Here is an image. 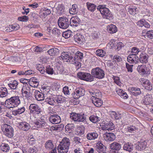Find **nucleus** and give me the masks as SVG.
Returning <instances> with one entry per match:
<instances>
[{
  "label": "nucleus",
  "instance_id": "nucleus-54",
  "mask_svg": "<svg viewBox=\"0 0 153 153\" xmlns=\"http://www.w3.org/2000/svg\"><path fill=\"white\" fill-rule=\"evenodd\" d=\"M71 32L70 31L64 32L62 33V36L65 38H68L71 37Z\"/></svg>",
  "mask_w": 153,
  "mask_h": 153
},
{
  "label": "nucleus",
  "instance_id": "nucleus-12",
  "mask_svg": "<svg viewBox=\"0 0 153 153\" xmlns=\"http://www.w3.org/2000/svg\"><path fill=\"white\" fill-rule=\"evenodd\" d=\"M104 139L106 141H111L114 140L116 138L114 134L112 133H106L103 135Z\"/></svg>",
  "mask_w": 153,
  "mask_h": 153
},
{
  "label": "nucleus",
  "instance_id": "nucleus-46",
  "mask_svg": "<svg viewBox=\"0 0 153 153\" xmlns=\"http://www.w3.org/2000/svg\"><path fill=\"white\" fill-rule=\"evenodd\" d=\"M100 118L97 116L92 115L89 117L90 120L93 123H96L100 120Z\"/></svg>",
  "mask_w": 153,
  "mask_h": 153
},
{
  "label": "nucleus",
  "instance_id": "nucleus-17",
  "mask_svg": "<svg viewBox=\"0 0 153 153\" xmlns=\"http://www.w3.org/2000/svg\"><path fill=\"white\" fill-rule=\"evenodd\" d=\"M18 126L19 128L25 131L28 130L30 127L29 123L25 122L20 123Z\"/></svg>",
  "mask_w": 153,
  "mask_h": 153
},
{
  "label": "nucleus",
  "instance_id": "nucleus-25",
  "mask_svg": "<svg viewBox=\"0 0 153 153\" xmlns=\"http://www.w3.org/2000/svg\"><path fill=\"white\" fill-rule=\"evenodd\" d=\"M107 30L110 33H114L117 31V28L115 25H110L107 27Z\"/></svg>",
  "mask_w": 153,
  "mask_h": 153
},
{
  "label": "nucleus",
  "instance_id": "nucleus-58",
  "mask_svg": "<svg viewBox=\"0 0 153 153\" xmlns=\"http://www.w3.org/2000/svg\"><path fill=\"white\" fill-rule=\"evenodd\" d=\"M18 20L22 22H26L28 20V18L27 16H23L18 18Z\"/></svg>",
  "mask_w": 153,
  "mask_h": 153
},
{
  "label": "nucleus",
  "instance_id": "nucleus-39",
  "mask_svg": "<svg viewBox=\"0 0 153 153\" xmlns=\"http://www.w3.org/2000/svg\"><path fill=\"white\" fill-rule=\"evenodd\" d=\"M36 68L42 74H45L46 72L45 69L43 66L41 64H38L36 65Z\"/></svg>",
  "mask_w": 153,
  "mask_h": 153
},
{
  "label": "nucleus",
  "instance_id": "nucleus-52",
  "mask_svg": "<svg viewBox=\"0 0 153 153\" xmlns=\"http://www.w3.org/2000/svg\"><path fill=\"white\" fill-rule=\"evenodd\" d=\"M46 72L48 74H53L54 73L53 68L49 65L46 67Z\"/></svg>",
  "mask_w": 153,
  "mask_h": 153
},
{
  "label": "nucleus",
  "instance_id": "nucleus-5",
  "mask_svg": "<svg viewBox=\"0 0 153 153\" xmlns=\"http://www.w3.org/2000/svg\"><path fill=\"white\" fill-rule=\"evenodd\" d=\"M61 58L64 62H70L72 64H76V62L75 61L76 58L74 57L73 59V57L71 55V54L69 52H64L62 53L61 56H60Z\"/></svg>",
  "mask_w": 153,
  "mask_h": 153
},
{
  "label": "nucleus",
  "instance_id": "nucleus-4",
  "mask_svg": "<svg viewBox=\"0 0 153 153\" xmlns=\"http://www.w3.org/2000/svg\"><path fill=\"white\" fill-rule=\"evenodd\" d=\"M2 130L6 136L11 138L13 136L14 130L13 127L7 124L4 125Z\"/></svg>",
  "mask_w": 153,
  "mask_h": 153
},
{
  "label": "nucleus",
  "instance_id": "nucleus-21",
  "mask_svg": "<svg viewBox=\"0 0 153 153\" xmlns=\"http://www.w3.org/2000/svg\"><path fill=\"white\" fill-rule=\"evenodd\" d=\"M98 137V134L95 132L88 133L86 135L87 138L89 140H95Z\"/></svg>",
  "mask_w": 153,
  "mask_h": 153
},
{
  "label": "nucleus",
  "instance_id": "nucleus-56",
  "mask_svg": "<svg viewBox=\"0 0 153 153\" xmlns=\"http://www.w3.org/2000/svg\"><path fill=\"white\" fill-rule=\"evenodd\" d=\"M28 152L30 153H37V150L35 146H34L29 148Z\"/></svg>",
  "mask_w": 153,
  "mask_h": 153
},
{
  "label": "nucleus",
  "instance_id": "nucleus-1",
  "mask_svg": "<svg viewBox=\"0 0 153 153\" xmlns=\"http://www.w3.org/2000/svg\"><path fill=\"white\" fill-rule=\"evenodd\" d=\"M70 144V140L68 138L66 137L63 138L57 147L59 153H67Z\"/></svg>",
  "mask_w": 153,
  "mask_h": 153
},
{
  "label": "nucleus",
  "instance_id": "nucleus-45",
  "mask_svg": "<svg viewBox=\"0 0 153 153\" xmlns=\"http://www.w3.org/2000/svg\"><path fill=\"white\" fill-rule=\"evenodd\" d=\"M85 128L83 126H81L78 127L77 130V134L78 135L81 136L83 135L85 132Z\"/></svg>",
  "mask_w": 153,
  "mask_h": 153
},
{
  "label": "nucleus",
  "instance_id": "nucleus-50",
  "mask_svg": "<svg viewBox=\"0 0 153 153\" xmlns=\"http://www.w3.org/2000/svg\"><path fill=\"white\" fill-rule=\"evenodd\" d=\"M105 53V52L102 49L97 50L96 51V55L100 57H102L104 56Z\"/></svg>",
  "mask_w": 153,
  "mask_h": 153
},
{
  "label": "nucleus",
  "instance_id": "nucleus-8",
  "mask_svg": "<svg viewBox=\"0 0 153 153\" xmlns=\"http://www.w3.org/2000/svg\"><path fill=\"white\" fill-rule=\"evenodd\" d=\"M30 113L34 115H38L42 112L41 108L35 103L31 104L29 107Z\"/></svg>",
  "mask_w": 153,
  "mask_h": 153
},
{
  "label": "nucleus",
  "instance_id": "nucleus-11",
  "mask_svg": "<svg viewBox=\"0 0 153 153\" xmlns=\"http://www.w3.org/2000/svg\"><path fill=\"white\" fill-rule=\"evenodd\" d=\"M50 122L53 124H58L61 121V119L59 116L58 115H51L49 118Z\"/></svg>",
  "mask_w": 153,
  "mask_h": 153
},
{
  "label": "nucleus",
  "instance_id": "nucleus-28",
  "mask_svg": "<svg viewBox=\"0 0 153 153\" xmlns=\"http://www.w3.org/2000/svg\"><path fill=\"white\" fill-rule=\"evenodd\" d=\"M146 145L147 143L146 141H140L138 146H137V148L139 150H143L146 148Z\"/></svg>",
  "mask_w": 153,
  "mask_h": 153
},
{
  "label": "nucleus",
  "instance_id": "nucleus-51",
  "mask_svg": "<svg viewBox=\"0 0 153 153\" xmlns=\"http://www.w3.org/2000/svg\"><path fill=\"white\" fill-rule=\"evenodd\" d=\"M85 94V90L81 88H78L77 89V96H79V98L81 96H83Z\"/></svg>",
  "mask_w": 153,
  "mask_h": 153
},
{
  "label": "nucleus",
  "instance_id": "nucleus-3",
  "mask_svg": "<svg viewBox=\"0 0 153 153\" xmlns=\"http://www.w3.org/2000/svg\"><path fill=\"white\" fill-rule=\"evenodd\" d=\"M97 9L100 11L104 18L110 19L111 18V14L109 9L105 7L104 6L100 5L98 7Z\"/></svg>",
  "mask_w": 153,
  "mask_h": 153
},
{
  "label": "nucleus",
  "instance_id": "nucleus-15",
  "mask_svg": "<svg viewBox=\"0 0 153 153\" xmlns=\"http://www.w3.org/2000/svg\"><path fill=\"white\" fill-rule=\"evenodd\" d=\"M93 103L95 106L100 107L102 104V101L99 98L95 97L94 96H93L91 98Z\"/></svg>",
  "mask_w": 153,
  "mask_h": 153
},
{
  "label": "nucleus",
  "instance_id": "nucleus-53",
  "mask_svg": "<svg viewBox=\"0 0 153 153\" xmlns=\"http://www.w3.org/2000/svg\"><path fill=\"white\" fill-rule=\"evenodd\" d=\"M137 10L134 7H130L128 9V12L130 14L133 15L135 13V12L137 11Z\"/></svg>",
  "mask_w": 153,
  "mask_h": 153
},
{
  "label": "nucleus",
  "instance_id": "nucleus-57",
  "mask_svg": "<svg viewBox=\"0 0 153 153\" xmlns=\"http://www.w3.org/2000/svg\"><path fill=\"white\" fill-rule=\"evenodd\" d=\"M83 53L79 51H77V60L81 61L83 57Z\"/></svg>",
  "mask_w": 153,
  "mask_h": 153
},
{
  "label": "nucleus",
  "instance_id": "nucleus-23",
  "mask_svg": "<svg viewBox=\"0 0 153 153\" xmlns=\"http://www.w3.org/2000/svg\"><path fill=\"white\" fill-rule=\"evenodd\" d=\"M110 147L111 149L116 151H119L121 148V146L120 143L115 142L110 144Z\"/></svg>",
  "mask_w": 153,
  "mask_h": 153
},
{
  "label": "nucleus",
  "instance_id": "nucleus-2",
  "mask_svg": "<svg viewBox=\"0 0 153 153\" xmlns=\"http://www.w3.org/2000/svg\"><path fill=\"white\" fill-rule=\"evenodd\" d=\"M5 102L7 107L10 108L17 107L20 103L21 101L19 97L15 96L6 100Z\"/></svg>",
  "mask_w": 153,
  "mask_h": 153
},
{
  "label": "nucleus",
  "instance_id": "nucleus-48",
  "mask_svg": "<svg viewBox=\"0 0 153 153\" xmlns=\"http://www.w3.org/2000/svg\"><path fill=\"white\" fill-rule=\"evenodd\" d=\"M1 149L3 152H7L9 150V147L7 144L2 143L1 145Z\"/></svg>",
  "mask_w": 153,
  "mask_h": 153
},
{
  "label": "nucleus",
  "instance_id": "nucleus-43",
  "mask_svg": "<svg viewBox=\"0 0 153 153\" xmlns=\"http://www.w3.org/2000/svg\"><path fill=\"white\" fill-rule=\"evenodd\" d=\"M54 96H51L49 98H47L46 99V101L48 102V104L51 105H54L55 102L54 100Z\"/></svg>",
  "mask_w": 153,
  "mask_h": 153
},
{
  "label": "nucleus",
  "instance_id": "nucleus-42",
  "mask_svg": "<svg viewBox=\"0 0 153 153\" xmlns=\"http://www.w3.org/2000/svg\"><path fill=\"white\" fill-rule=\"evenodd\" d=\"M146 67L144 65H139L137 68V70L139 73L145 74L146 73Z\"/></svg>",
  "mask_w": 153,
  "mask_h": 153
},
{
  "label": "nucleus",
  "instance_id": "nucleus-36",
  "mask_svg": "<svg viewBox=\"0 0 153 153\" xmlns=\"http://www.w3.org/2000/svg\"><path fill=\"white\" fill-rule=\"evenodd\" d=\"M74 125L73 124H68L65 127V129L67 133H70L74 130Z\"/></svg>",
  "mask_w": 153,
  "mask_h": 153
},
{
  "label": "nucleus",
  "instance_id": "nucleus-31",
  "mask_svg": "<svg viewBox=\"0 0 153 153\" xmlns=\"http://www.w3.org/2000/svg\"><path fill=\"white\" fill-rule=\"evenodd\" d=\"M45 146L46 149L48 150H52L53 151V145L52 142L50 140H48L45 143Z\"/></svg>",
  "mask_w": 153,
  "mask_h": 153
},
{
  "label": "nucleus",
  "instance_id": "nucleus-34",
  "mask_svg": "<svg viewBox=\"0 0 153 153\" xmlns=\"http://www.w3.org/2000/svg\"><path fill=\"white\" fill-rule=\"evenodd\" d=\"M48 53L51 56H53L58 54L59 50L56 48H52L48 51Z\"/></svg>",
  "mask_w": 153,
  "mask_h": 153
},
{
  "label": "nucleus",
  "instance_id": "nucleus-18",
  "mask_svg": "<svg viewBox=\"0 0 153 153\" xmlns=\"http://www.w3.org/2000/svg\"><path fill=\"white\" fill-rule=\"evenodd\" d=\"M55 105H57L65 102V98L60 95L54 96Z\"/></svg>",
  "mask_w": 153,
  "mask_h": 153
},
{
  "label": "nucleus",
  "instance_id": "nucleus-35",
  "mask_svg": "<svg viewBox=\"0 0 153 153\" xmlns=\"http://www.w3.org/2000/svg\"><path fill=\"white\" fill-rule=\"evenodd\" d=\"M7 92V89L6 88L2 87L0 88V97L4 98L6 96Z\"/></svg>",
  "mask_w": 153,
  "mask_h": 153
},
{
  "label": "nucleus",
  "instance_id": "nucleus-44",
  "mask_svg": "<svg viewBox=\"0 0 153 153\" xmlns=\"http://www.w3.org/2000/svg\"><path fill=\"white\" fill-rule=\"evenodd\" d=\"M71 26H76V16H75L71 17L69 22Z\"/></svg>",
  "mask_w": 153,
  "mask_h": 153
},
{
  "label": "nucleus",
  "instance_id": "nucleus-61",
  "mask_svg": "<svg viewBox=\"0 0 153 153\" xmlns=\"http://www.w3.org/2000/svg\"><path fill=\"white\" fill-rule=\"evenodd\" d=\"M70 118L74 121L75 122L76 121V113H75L72 112L70 114Z\"/></svg>",
  "mask_w": 153,
  "mask_h": 153
},
{
  "label": "nucleus",
  "instance_id": "nucleus-47",
  "mask_svg": "<svg viewBox=\"0 0 153 153\" xmlns=\"http://www.w3.org/2000/svg\"><path fill=\"white\" fill-rule=\"evenodd\" d=\"M111 115L112 118L115 119H118L121 118L120 114L119 113H117L114 111H112Z\"/></svg>",
  "mask_w": 153,
  "mask_h": 153
},
{
  "label": "nucleus",
  "instance_id": "nucleus-7",
  "mask_svg": "<svg viewBox=\"0 0 153 153\" xmlns=\"http://www.w3.org/2000/svg\"><path fill=\"white\" fill-rule=\"evenodd\" d=\"M58 24L59 27L63 29L67 28L69 25L68 19L65 17H60L58 21Z\"/></svg>",
  "mask_w": 153,
  "mask_h": 153
},
{
  "label": "nucleus",
  "instance_id": "nucleus-38",
  "mask_svg": "<svg viewBox=\"0 0 153 153\" xmlns=\"http://www.w3.org/2000/svg\"><path fill=\"white\" fill-rule=\"evenodd\" d=\"M87 6L89 10L94 12L96 9V6L94 4L88 2L86 3Z\"/></svg>",
  "mask_w": 153,
  "mask_h": 153
},
{
  "label": "nucleus",
  "instance_id": "nucleus-37",
  "mask_svg": "<svg viewBox=\"0 0 153 153\" xmlns=\"http://www.w3.org/2000/svg\"><path fill=\"white\" fill-rule=\"evenodd\" d=\"M131 91H132V94L134 95H137L140 94L141 93L140 89L139 88H131L130 89Z\"/></svg>",
  "mask_w": 153,
  "mask_h": 153
},
{
  "label": "nucleus",
  "instance_id": "nucleus-16",
  "mask_svg": "<svg viewBox=\"0 0 153 153\" xmlns=\"http://www.w3.org/2000/svg\"><path fill=\"white\" fill-rule=\"evenodd\" d=\"M128 61L131 63H136L138 60V57L135 54H131L129 55L127 58Z\"/></svg>",
  "mask_w": 153,
  "mask_h": 153
},
{
  "label": "nucleus",
  "instance_id": "nucleus-59",
  "mask_svg": "<svg viewBox=\"0 0 153 153\" xmlns=\"http://www.w3.org/2000/svg\"><path fill=\"white\" fill-rule=\"evenodd\" d=\"M127 129L128 131L130 132H132L137 130V128L133 126L128 127Z\"/></svg>",
  "mask_w": 153,
  "mask_h": 153
},
{
  "label": "nucleus",
  "instance_id": "nucleus-55",
  "mask_svg": "<svg viewBox=\"0 0 153 153\" xmlns=\"http://www.w3.org/2000/svg\"><path fill=\"white\" fill-rule=\"evenodd\" d=\"M110 126L112 128L114 127V124L112 123H109L108 125L103 126L102 127V129L103 130H108L110 128Z\"/></svg>",
  "mask_w": 153,
  "mask_h": 153
},
{
  "label": "nucleus",
  "instance_id": "nucleus-60",
  "mask_svg": "<svg viewBox=\"0 0 153 153\" xmlns=\"http://www.w3.org/2000/svg\"><path fill=\"white\" fill-rule=\"evenodd\" d=\"M85 119L83 115L77 114V121L82 122Z\"/></svg>",
  "mask_w": 153,
  "mask_h": 153
},
{
  "label": "nucleus",
  "instance_id": "nucleus-63",
  "mask_svg": "<svg viewBox=\"0 0 153 153\" xmlns=\"http://www.w3.org/2000/svg\"><path fill=\"white\" fill-rule=\"evenodd\" d=\"M139 52V49L137 48L136 47H133L132 49V54L136 55Z\"/></svg>",
  "mask_w": 153,
  "mask_h": 153
},
{
  "label": "nucleus",
  "instance_id": "nucleus-6",
  "mask_svg": "<svg viewBox=\"0 0 153 153\" xmlns=\"http://www.w3.org/2000/svg\"><path fill=\"white\" fill-rule=\"evenodd\" d=\"M91 74L93 76L99 79L103 78L105 76L103 70L98 67L93 69Z\"/></svg>",
  "mask_w": 153,
  "mask_h": 153
},
{
  "label": "nucleus",
  "instance_id": "nucleus-41",
  "mask_svg": "<svg viewBox=\"0 0 153 153\" xmlns=\"http://www.w3.org/2000/svg\"><path fill=\"white\" fill-rule=\"evenodd\" d=\"M18 85V82L15 80L12 82L11 81L10 83L8 84L9 87L13 90L16 89Z\"/></svg>",
  "mask_w": 153,
  "mask_h": 153
},
{
  "label": "nucleus",
  "instance_id": "nucleus-30",
  "mask_svg": "<svg viewBox=\"0 0 153 153\" xmlns=\"http://www.w3.org/2000/svg\"><path fill=\"white\" fill-rule=\"evenodd\" d=\"M148 57L146 55L141 53L139 56L140 61L142 63H146L148 62Z\"/></svg>",
  "mask_w": 153,
  "mask_h": 153
},
{
  "label": "nucleus",
  "instance_id": "nucleus-29",
  "mask_svg": "<svg viewBox=\"0 0 153 153\" xmlns=\"http://www.w3.org/2000/svg\"><path fill=\"white\" fill-rule=\"evenodd\" d=\"M104 146L101 142H98L96 145L97 151L99 153H101L103 152Z\"/></svg>",
  "mask_w": 153,
  "mask_h": 153
},
{
  "label": "nucleus",
  "instance_id": "nucleus-64",
  "mask_svg": "<svg viewBox=\"0 0 153 153\" xmlns=\"http://www.w3.org/2000/svg\"><path fill=\"white\" fill-rule=\"evenodd\" d=\"M113 59L115 61H117L118 62H120L122 60V59L121 57L118 55H115L113 57Z\"/></svg>",
  "mask_w": 153,
  "mask_h": 153
},
{
  "label": "nucleus",
  "instance_id": "nucleus-10",
  "mask_svg": "<svg viewBox=\"0 0 153 153\" xmlns=\"http://www.w3.org/2000/svg\"><path fill=\"white\" fill-rule=\"evenodd\" d=\"M140 81L141 84L146 89L149 91L152 90V85L149 80L142 78L140 79Z\"/></svg>",
  "mask_w": 153,
  "mask_h": 153
},
{
  "label": "nucleus",
  "instance_id": "nucleus-22",
  "mask_svg": "<svg viewBox=\"0 0 153 153\" xmlns=\"http://www.w3.org/2000/svg\"><path fill=\"white\" fill-rule=\"evenodd\" d=\"M142 36L145 38H153V30H151L147 31L146 30H143L142 31Z\"/></svg>",
  "mask_w": 153,
  "mask_h": 153
},
{
  "label": "nucleus",
  "instance_id": "nucleus-20",
  "mask_svg": "<svg viewBox=\"0 0 153 153\" xmlns=\"http://www.w3.org/2000/svg\"><path fill=\"white\" fill-rule=\"evenodd\" d=\"M134 148V145L132 143L128 142L124 144L123 149L124 150L131 152L133 150Z\"/></svg>",
  "mask_w": 153,
  "mask_h": 153
},
{
  "label": "nucleus",
  "instance_id": "nucleus-9",
  "mask_svg": "<svg viewBox=\"0 0 153 153\" xmlns=\"http://www.w3.org/2000/svg\"><path fill=\"white\" fill-rule=\"evenodd\" d=\"M77 76L80 79L87 81H91L93 80L90 74L79 72L77 74Z\"/></svg>",
  "mask_w": 153,
  "mask_h": 153
},
{
  "label": "nucleus",
  "instance_id": "nucleus-24",
  "mask_svg": "<svg viewBox=\"0 0 153 153\" xmlns=\"http://www.w3.org/2000/svg\"><path fill=\"white\" fill-rule=\"evenodd\" d=\"M64 126V125L62 124L51 127L50 128V130L52 131H57V132L63 130Z\"/></svg>",
  "mask_w": 153,
  "mask_h": 153
},
{
  "label": "nucleus",
  "instance_id": "nucleus-40",
  "mask_svg": "<svg viewBox=\"0 0 153 153\" xmlns=\"http://www.w3.org/2000/svg\"><path fill=\"white\" fill-rule=\"evenodd\" d=\"M21 92L22 96L24 99H26L28 100L30 99V98L31 97L30 95L29 92L21 90Z\"/></svg>",
  "mask_w": 153,
  "mask_h": 153
},
{
  "label": "nucleus",
  "instance_id": "nucleus-49",
  "mask_svg": "<svg viewBox=\"0 0 153 153\" xmlns=\"http://www.w3.org/2000/svg\"><path fill=\"white\" fill-rule=\"evenodd\" d=\"M29 84L30 86L34 88L37 87L39 85V82L36 80L34 81H33V80L32 81H30L29 82Z\"/></svg>",
  "mask_w": 153,
  "mask_h": 153
},
{
  "label": "nucleus",
  "instance_id": "nucleus-26",
  "mask_svg": "<svg viewBox=\"0 0 153 153\" xmlns=\"http://www.w3.org/2000/svg\"><path fill=\"white\" fill-rule=\"evenodd\" d=\"M151 95L146 94L144 96V98L143 100V103L144 104L148 105L152 103V99L151 98Z\"/></svg>",
  "mask_w": 153,
  "mask_h": 153
},
{
  "label": "nucleus",
  "instance_id": "nucleus-14",
  "mask_svg": "<svg viewBox=\"0 0 153 153\" xmlns=\"http://www.w3.org/2000/svg\"><path fill=\"white\" fill-rule=\"evenodd\" d=\"M20 28L19 25L17 24L9 25V27H5V30L7 32H10L14 30H17Z\"/></svg>",
  "mask_w": 153,
  "mask_h": 153
},
{
  "label": "nucleus",
  "instance_id": "nucleus-32",
  "mask_svg": "<svg viewBox=\"0 0 153 153\" xmlns=\"http://www.w3.org/2000/svg\"><path fill=\"white\" fill-rule=\"evenodd\" d=\"M118 94L120 96V97L125 99H127L128 97V95L123 90L120 89H119L118 91H117Z\"/></svg>",
  "mask_w": 153,
  "mask_h": 153
},
{
  "label": "nucleus",
  "instance_id": "nucleus-13",
  "mask_svg": "<svg viewBox=\"0 0 153 153\" xmlns=\"http://www.w3.org/2000/svg\"><path fill=\"white\" fill-rule=\"evenodd\" d=\"M34 123L37 126V128H43L46 127L48 125L45 122V120L40 118L35 122Z\"/></svg>",
  "mask_w": 153,
  "mask_h": 153
},
{
  "label": "nucleus",
  "instance_id": "nucleus-33",
  "mask_svg": "<svg viewBox=\"0 0 153 153\" xmlns=\"http://www.w3.org/2000/svg\"><path fill=\"white\" fill-rule=\"evenodd\" d=\"M56 9L58 14H62L64 12V7L63 5L62 4H59L56 7Z\"/></svg>",
  "mask_w": 153,
  "mask_h": 153
},
{
  "label": "nucleus",
  "instance_id": "nucleus-19",
  "mask_svg": "<svg viewBox=\"0 0 153 153\" xmlns=\"http://www.w3.org/2000/svg\"><path fill=\"white\" fill-rule=\"evenodd\" d=\"M34 95L36 99L38 101H42L44 99V94L38 91H36Z\"/></svg>",
  "mask_w": 153,
  "mask_h": 153
},
{
  "label": "nucleus",
  "instance_id": "nucleus-62",
  "mask_svg": "<svg viewBox=\"0 0 153 153\" xmlns=\"http://www.w3.org/2000/svg\"><path fill=\"white\" fill-rule=\"evenodd\" d=\"M43 50L42 48L41 47H39L38 46H36L33 49V51L36 52H40Z\"/></svg>",
  "mask_w": 153,
  "mask_h": 153
},
{
  "label": "nucleus",
  "instance_id": "nucleus-27",
  "mask_svg": "<svg viewBox=\"0 0 153 153\" xmlns=\"http://www.w3.org/2000/svg\"><path fill=\"white\" fill-rule=\"evenodd\" d=\"M25 111V108L24 107L18 108L16 110L13 111H12V114L13 115L15 116L20 114L23 113Z\"/></svg>",
  "mask_w": 153,
  "mask_h": 153
}]
</instances>
